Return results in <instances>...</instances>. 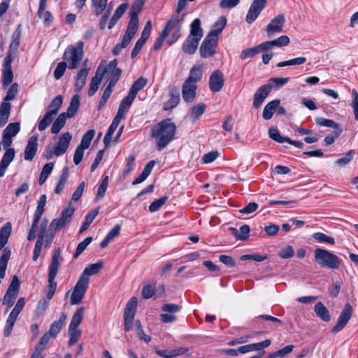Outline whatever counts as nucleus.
<instances>
[{
    "label": "nucleus",
    "instance_id": "nucleus-1",
    "mask_svg": "<svg viewBox=\"0 0 358 358\" xmlns=\"http://www.w3.org/2000/svg\"><path fill=\"white\" fill-rule=\"evenodd\" d=\"M176 131V124L171 119H166L152 127L151 136L155 139L158 149L162 150L173 140Z\"/></svg>",
    "mask_w": 358,
    "mask_h": 358
},
{
    "label": "nucleus",
    "instance_id": "nucleus-2",
    "mask_svg": "<svg viewBox=\"0 0 358 358\" xmlns=\"http://www.w3.org/2000/svg\"><path fill=\"white\" fill-rule=\"evenodd\" d=\"M84 43L78 41L76 45H69L64 52L63 59L71 70L78 68L84 57Z\"/></svg>",
    "mask_w": 358,
    "mask_h": 358
},
{
    "label": "nucleus",
    "instance_id": "nucleus-3",
    "mask_svg": "<svg viewBox=\"0 0 358 358\" xmlns=\"http://www.w3.org/2000/svg\"><path fill=\"white\" fill-rule=\"evenodd\" d=\"M61 256V249L59 248H57L54 250L51 263L49 266V273H48V291L46 294V298L48 300H50L56 290L57 288V282L55 281V279L57 276L58 269L60 265L59 259Z\"/></svg>",
    "mask_w": 358,
    "mask_h": 358
},
{
    "label": "nucleus",
    "instance_id": "nucleus-4",
    "mask_svg": "<svg viewBox=\"0 0 358 358\" xmlns=\"http://www.w3.org/2000/svg\"><path fill=\"white\" fill-rule=\"evenodd\" d=\"M314 259L322 267L331 269H338L341 262L336 255L322 248L315 250Z\"/></svg>",
    "mask_w": 358,
    "mask_h": 358
},
{
    "label": "nucleus",
    "instance_id": "nucleus-5",
    "mask_svg": "<svg viewBox=\"0 0 358 358\" xmlns=\"http://www.w3.org/2000/svg\"><path fill=\"white\" fill-rule=\"evenodd\" d=\"M18 91V85L17 83H13L9 87L3 101L0 106V127H3L8 122L11 110V105L8 102L13 100Z\"/></svg>",
    "mask_w": 358,
    "mask_h": 358
},
{
    "label": "nucleus",
    "instance_id": "nucleus-6",
    "mask_svg": "<svg viewBox=\"0 0 358 358\" xmlns=\"http://www.w3.org/2000/svg\"><path fill=\"white\" fill-rule=\"evenodd\" d=\"M74 211V208L71 205L65 208L59 217L52 220L49 226L50 231H57L67 226L71 222Z\"/></svg>",
    "mask_w": 358,
    "mask_h": 358
},
{
    "label": "nucleus",
    "instance_id": "nucleus-7",
    "mask_svg": "<svg viewBox=\"0 0 358 358\" xmlns=\"http://www.w3.org/2000/svg\"><path fill=\"white\" fill-rule=\"evenodd\" d=\"M25 305V299L23 297L20 298L13 310L10 313L4 327L3 334L5 337H8L11 334L13 328L15 325V323L17 320V318L23 309Z\"/></svg>",
    "mask_w": 358,
    "mask_h": 358
},
{
    "label": "nucleus",
    "instance_id": "nucleus-8",
    "mask_svg": "<svg viewBox=\"0 0 358 358\" xmlns=\"http://www.w3.org/2000/svg\"><path fill=\"white\" fill-rule=\"evenodd\" d=\"M89 280L84 277H80L77 281L70 297V303L77 305L81 303L88 288Z\"/></svg>",
    "mask_w": 358,
    "mask_h": 358
},
{
    "label": "nucleus",
    "instance_id": "nucleus-9",
    "mask_svg": "<svg viewBox=\"0 0 358 358\" xmlns=\"http://www.w3.org/2000/svg\"><path fill=\"white\" fill-rule=\"evenodd\" d=\"M137 299L131 297L127 302L124 312V330L129 331L133 327L134 319L137 308Z\"/></svg>",
    "mask_w": 358,
    "mask_h": 358
},
{
    "label": "nucleus",
    "instance_id": "nucleus-10",
    "mask_svg": "<svg viewBox=\"0 0 358 358\" xmlns=\"http://www.w3.org/2000/svg\"><path fill=\"white\" fill-rule=\"evenodd\" d=\"M218 39L207 35L200 46V54L203 58L213 57L216 53Z\"/></svg>",
    "mask_w": 358,
    "mask_h": 358
},
{
    "label": "nucleus",
    "instance_id": "nucleus-11",
    "mask_svg": "<svg viewBox=\"0 0 358 358\" xmlns=\"http://www.w3.org/2000/svg\"><path fill=\"white\" fill-rule=\"evenodd\" d=\"M146 0H135L129 11L130 20L127 28L137 31L138 27V15L141 13Z\"/></svg>",
    "mask_w": 358,
    "mask_h": 358
},
{
    "label": "nucleus",
    "instance_id": "nucleus-12",
    "mask_svg": "<svg viewBox=\"0 0 358 358\" xmlns=\"http://www.w3.org/2000/svg\"><path fill=\"white\" fill-rule=\"evenodd\" d=\"M267 3L266 0H254L251 3L246 15V22L248 24L253 22L264 10Z\"/></svg>",
    "mask_w": 358,
    "mask_h": 358
},
{
    "label": "nucleus",
    "instance_id": "nucleus-13",
    "mask_svg": "<svg viewBox=\"0 0 358 358\" xmlns=\"http://www.w3.org/2000/svg\"><path fill=\"white\" fill-rule=\"evenodd\" d=\"M71 138L72 136L69 131L62 134L59 137L58 145L54 148V152L50 153L47 157L51 158L53 155L56 156L63 155L67 150Z\"/></svg>",
    "mask_w": 358,
    "mask_h": 358
},
{
    "label": "nucleus",
    "instance_id": "nucleus-14",
    "mask_svg": "<svg viewBox=\"0 0 358 358\" xmlns=\"http://www.w3.org/2000/svg\"><path fill=\"white\" fill-rule=\"evenodd\" d=\"M151 30H152V22L150 20H148L146 22V24L143 28V30L141 33V38L136 41L135 45L132 50V52L131 54V58H135L138 55V54L140 52L143 46L145 43L148 38H149Z\"/></svg>",
    "mask_w": 358,
    "mask_h": 358
},
{
    "label": "nucleus",
    "instance_id": "nucleus-15",
    "mask_svg": "<svg viewBox=\"0 0 358 358\" xmlns=\"http://www.w3.org/2000/svg\"><path fill=\"white\" fill-rule=\"evenodd\" d=\"M352 308L350 303L345 305L336 324L332 328V333H338L341 331L351 318Z\"/></svg>",
    "mask_w": 358,
    "mask_h": 358
},
{
    "label": "nucleus",
    "instance_id": "nucleus-16",
    "mask_svg": "<svg viewBox=\"0 0 358 358\" xmlns=\"http://www.w3.org/2000/svg\"><path fill=\"white\" fill-rule=\"evenodd\" d=\"M285 22V17L283 14H278L274 18H273L266 29L268 36L271 37L275 34L281 32Z\"/></svg>",
    "mask_w": 358,
    "mask_h": 358
},
{
    "label": "nucleus",
    "instance_id": "nucleus-17",
    "mask_svg": "<svg viewBox=\"0 0 358 358\" xmlns=\"http://www.w3.org/2000/svg\"><path fill=\"white\" fill-rule=\"evenodd\" d=\"M12 61L11 54L7 53V55L4 58L2 70V85L3 87H6L10 84L13 79V73L11 67Z\"/></svg>",
    "mask_w": 358,
    "mask_h": 358
},
{
    "label": "nucleus",
    "instance_id": "nucleus-18",
    "mask_svg": "<svg viewBox=\"0 0 358 358\" xmlns=\"http://www.w3.org/2000/svg\"><path fill=\"white\" fill-rule=\"evenodd\" d=\"M224 85V75L220 70L214 71L209 78V87L211 92H220Z\"/></svg>",
    "mask_w": 358,
    "mask_h": 358
},
{
    "label": "nucleus",
    "instance_id": "nucleus-19",
    "mask_svg": "<svg viewBox=\"0 0 358 358\" xmlns=\"http://www.w3.org/2000/svg\"><path fill=\"white\" fill-rule=\"evenodd\" d=\"M87 61V59L84 61L83 67L78 71L75 77V90L78 92H80L85 86L90 72V69L86 66Z\"/></svg>",
    "mask_w": 358,
    "mask_h": 358
},
{
    "label": "nucleus",
    "instance_id": "nucleus-20",
    "mask_svg": "<svg viewBox=\"0 0 358 358\" xmlns=\"http://www.w3.org/2000/svg\"><path fill=\"white\" fill-rule=\"evenodd\" d=\"M272 90L271 84H267L261 86L257 91L255 93L253 106L255 108H258L264 102V99L268 96Z\"/></svg>",
    "mask_w": 358,
    "mask_h": 358
},
{
    "label": "nucleus",
    "instance_id": "nucleus-21",
    "mask_svg": "<svg viewBox=\"0 0 358 358\" xmlns=\"http://www.w3.org/2000/svg\"><path fill=\"white\" fill-rule=\"evenodd\" d=\"M48 224V220H45L40 227V231L38 234V240L36 242L35 247L33 252V260L36 261L40 256L43 241L45 237V231Z\"/></svg>",
    "mask_w": 358,
    "mask_h": 358
},
{
    "label": "nucleus",
    "instance_id": "nucleus-22",
    "mask_svg": "<svg viewBox=\"0 0 358 358\" xmlns=\"http://www.w3.org/2000/svg\"><path fill=\"white\" fill-rule=\"evenodd\" d=\"M271 343L270 339L264 340L259 343H251L241 346L238 348L239 353L245 354L252 351H262L265 348L268 347Z\"/></svg>",
    "mask_w": 358,
    "mask_h": 358
},
{
    "label": "nucleus",
    "instance_id": "nucleus-23",
    "mask_svg": "<svg viewBox=\"0 0 358 358\" xmlns=\"http://www.w3.org/2000/svg\"><path fill=\"white\" fill-rule=\"evenodd\" d=\"M185 13H176L168 21L164 31H166L167 34H169L170 31L173 29H178V32H180L182 27V24L184 20Z\"/></svg>",
    "mask_w": 358,
    "mask_h": 358
},
{
    "label": "nucleus",
    "instance_id": "nucleus-24",
    "mask_svg": "<svg viewBox=\"0 0 358 358\" xmlns=\"http://www.w3.org/2000/svg\"><path fill=\"white\" fill-rule=\"evenodd\" d=\"M197 86L194 83L184 82L182 86V96L185 101L187 103L192 102L196 97V90Z\"/></svg>",
    "mask_w": 358,
    "mask_h": 358
},
{
    "label": "nucleus",
    "instance_id": "nucleus-25",
    "mask_svg": "<svg viewBox=\"0 0 358 358\" xmlns=\"http://www.w3.org/2000/svg\"><path fill=\"white\" fill-rule=\"evenodd\" d=\"M104 73L105 70H101V67L99 66L95 76L92 77L90 83V87L87 92L90 96H93L98 90Z\"/></svg>",
    "mask_w": 358,
    "mask_h": 358
},
{
    "label": "nucleus",
    "instance_id": "nucleus-26",
    "mask_svg": "<svg viewBox=\"0 0 358 358\" xmlns=\"http://www.w3.org/2000/svg\"><path fill=\"white\" fill-rule=\"evenodd\" d=\"M38 138L35 136H31L24 150V159L31 161L37 151Z\"/></svg>",
    "mask_w": 358,
    "mask_h": 358
},
{
    "label": "nucleus",
    "instance_id": "nucleus-27",
    "mask_svg": "<svg viewBox=\"0 0 358 358\" xmlns=\"http://www.w3.org/2000/svg\"><path fill=\"white\" fill-rule=\"evenodd\" d=\"M15 150L13 148H8L4 153L0 162V177L5 175L6 171L10 163L15 157Z\"/></svg>",
    "mask_w": 358,
    "mask_h": 358
},
{
    "label": "nucleus",
    "instance_id": "nucleus-28",
    "mask_svg": "<svg viewBox=\"0 0 358 358\" xmlns=\"http://www.w3.org/2000/svg\"><path fill=\"white\" fill-rule=\"evenodd\" d=\"M136 33V31L127 28L121 43L117 44L114 47L113 53L115 55H118L122 48H126L129 44Z\"/></svg>",
    "mask_w": 358,
    "mask_h": 358
},
{
    "label": "nucleus",
    "instance_id": "nucleus-29",
    "mask_svg": "<svg viewBox=\"0 0 358 358\" xmlns=\"http://www.w3.org/2000/svg\"><path fill=\"white\" fill-rule=\"evenodd\" d=\"M66 318V315L64 313H62L59 320L52 323L48 333L51 335L52 337H55L65 324Z\"/></svg>",
    "mask_w": 358,
    "mask_h": 358
},
{
    "label": "nucleus",
    "instance_id": "nucleus-30",
    "mask_svg": "<svg viewBox=\"0 0 358 358\" xmlns=\"http://www.w3.org/2000/svg\"><path fill=\"white\" fill-rule=\"evenodd\" d=\"M203 74V66L202 64L194 65L190 69L188 78L185 82L189 83L196 84L197 82L201 80Z\"/></svg>",
    "mask_w": 358,
    "mask_h": 358
},
{
    "label": "nucleus",
    "instance_id": "nucleus-31",
    "mask_svg": "<svg viewBox=\"0 0 358 358\" xmlns=\"http://www.w3.org/2000/svg\"><path fill=\"white\" fill-rule=\"evenodd\" d=\"M195 38L187 36L182 45V50L187 55H193L197 50L199 43Z\"/></svg>",
    "mask_w": 358,
    "mask_h": 358
},
{
    "label": "nucleus",
    "instance_id": "nucleus-32",
    "mask_svg": "<svg viewBox=\"0 0 358 358\" xmlns=\"http://www.w3.org/2000/svg\"><path fill=\"white\" fill-rule=\"evenodd\" d=\"M201 20L199 18H196L190 25V34L188 36L192 38H195L200 41L203 37V32L201 27Z\"/></svg>",
    "mask_w": 358,
    "mask_h": 358
},
{
    "label": "nucleus",
    "instance_id": "nucleus-33",
    "mask_svg": "<svg viewBox=\"0 0 358 358\" xmlns=\"http://www.w3.org/2000/svg\"><path fill=\"white\" fill-rule=\"evenodd\" d=\"M134 99L129 96H126L120 102L117 113L115 116L118 117L120 119L125 118V113L130 108L132 102L134 101Z\"/></svg>",
    "mask_w": 358,
    "mask_h": 358
},
{
    "label": "nucleus",
    "instance_id": "nucleus-34",
    "mask_svg": "<svg viewBox=\"0 0 358 358\" xmlns=\"http://www.w3.org/2000/svg\"><path fill=\"white\" fill-rule=\"evenodd\" d=\"M122 119L119 118L118 117L115 116L110 125L104 138H103V143L105 145V147L107 148L110 144L113 135L115 130L117 129L120 121Z\"/></svg>",
    "mask_w": 358,
    "mask_h": 358
},
{
    "label": "nucleus",
    "instance_id": "nucleus-35",
    "mask_svg": "<svg viewBox=\"0 0 358 358\" xmlns=\"http://www.w3.org/2000/svg\"><path fill=\"white\" fill-rule=\"evenodd\" d=\"M21 33V25L20 24L15 29L12 35L11 42L9 46V51L8 52V53L11 54V56L13 55V54L15 53L18 49Z\"/></svg>",
    "mask_w": 358,
    "mask_h": 358
},
{
    "label": "nucleus",
    "instance_id": "nucleus-36",
    "mask_svg": "<svg viewBox=\"0 0 358 358\" xmlns=\"http://www.w3.org/2000/svg\"><path fill=\"white\" fill-rule=\"evenodd\" d=\"M147 82L148 80L143 77H140L138 78L131 85L128 95L135 99L138 92L145 87Z\"/></svg>",
    "mask_w": 358,
    "mask_h": 358
},
{
    "label": "nucleus",
    "instance_id": "nucleus-37",
    "mask_svg": "<svg viewBox=\"0 0 358 358\" xmlns=\"http://www.w3.org/2000/svg\"><path fill=\"white\" fill-rule=\"evenodd\" d=\"M155 164L154 160L150 161L144 167L142 173L132 182V185H136L143 182L150 174Z\"/></svg>",
    "mask_w": 358,
    "mask_h": 358
},
{
    "label": "nucleus",
    "instance_id": "nucleus-38",
    "mask_svg": "<svg viewBox=\"0 0 358 358\" xmlns=\"http://www.w3.org/2000/svg\"><path fill=\"white\" fill-rule=\"evenodd\" d=\"M12 224L10 222H6L0 229V250L3 249L7 243L8 238L11 234Z\"/></svg>",
    "mask_w": 358,
    "mask_h": 358
},
{
    "label": "nucleus",
    "instance_id": "nucleus-39",
    "mask_svg": "<svg viewBox=\"0 0 358 358\" xmlns=\"http://www.w3.org/2000/svg\"><path fill=\"white\" fill-rule=\"evenodd\" d=\"M280 101L278 99H275V100H273V101L268 103L264 106V108L263 110V114H262L263 118L266 120H270L273 117L274 111L276 110L278 106L280 105Z\"/></svg>",
    "mask_w": 358,
    "mask_h": 358
},
{
    "label": "nucleus",
    "instance_id": "nucleus-40",
    "mask_svg": "<svg viewBox=\"0 0 358 358\" xmlns=\"http://www.w3.org/2000/svg\"><path fill=\"white\" fill-rule=\"evenodd\" d=\"M68 117L66 113H60L52 124L51 132L54 134H58L64 127Z\"/></svg>",
    "mask_w": 358,
    "mask_h": 358
},
{
    "label": "nucleus",
    "instance_id": "nucleus-41",
    "mask_svg": "<svg viewBox=\"0 0 358 358\" xmlns=\"http://www.w3.org/2000/svg\"><path fill=\"white\" fill-rule=\"evenodd\" d=\"M103 267L101 262L92 264L87 266L80 277H84L90 281L89 276L98 273Z\"/></svg>",
    "mask_w": 358,
    "mask_h": 358
},
{
    "label": "nucleus",
    "instance_id": "nucleus-42",
    "mask_svg": "<svg viewBox=\"0 0 358 358\" xmlns=\"http://www.w3.org/2000/svg\"><path fill=\"white\" fill-rule=\"evenodd\" d=\"M314 310L317 317H319L323 321H330L331 316L329 312L322 302H318L315 304Z\"/></svg>",
    "mask_w": 358,
    "mask_h": 358
},
{
    "label": "nucleus",
    "instance_id": "nucleus-43",
    "mask_svg": "<svg viewBox=\"0 0 358 358\" xmlns=\"http://www.w3.org/2000/svg\"><path fill=\"white\" fill-rule=\"evenodd\" d=\"M127 3L120 4L115 10L113 15L110 20L108 28L111 29L114 25L117 23L119 19L122 17V15L125 13L127 8Z\"/></svg>",
    "mask_w": 358,
    "mask_h": 358
},
{
    "label": "nucleus",
    "instance_id": "nucleus-44",
    "mask_svg": "<svg viewBox=\"0 0 358 358\" xmlns=\"http://www.w3.org/2000/svg\"><path fill=\"white\" fill-rule=\"evenodd\" d=\"M80 106V96L76 94H74L71 99L70 104L67 108V111L66 112V115L69 117H73L77 111L78 110Z\"/></svg>",
    "mask_w": 358,
    "mask_h": 358
},
{
    "label": "nucleus",
    "instance_id": "nucleus-45",
    "mask_svg": "<svg viewBox=\"0 0 358 358\" xmlns=\"http://www.w3.org/2000/svg\"><path fill=\"white\" fill-rule=\"evenodd\" d=\"M206 105L203 103H199L192 107L189 115L190 120L192 122L198 120L200 117L205 113Z\"/></svg>",
    "mask_w": 358,
    "mask_h": 358
},
{
    "label": "nucleus",
    "instance_id": "nucleus-46",
    "mask_svg": "<svg viewBox=\"0 0 358 358\" xmlns=\"http://www.w3.org/2000/svg\"><path fill=\"white\" fill-rule=\"evenodd\" d=\"M84 313L85 308L83 307L78 308L73 315L69 328L78 329L83 319Z\"/></svg>",
    "mask_w": 358,
    "mask_h": 358
},
{
    "label": "nucleus",
    "instance_id": "nucleus-47",
    "mask_svg": "<svg viewBox=\"0 0 358 358\" xmlns=\"http://www.w3.org/2000/svg\"><path fill=\"white\" fill-rule=\"evenodd\" d=\"M169 99L164 103V110H168L176 107L180 101V96L178 92L171 90L169 92Z\"/></svg>",
    "mask_w": 358,
    "mask_h": 358
},
{
    "label": "nucleus",
    "instance_id": "nucleus-48",
    "mask_svg": "<svg viewBox=\"0 0 358 358\" xmlns=\"http://www.w3.org/2000/svg\"><path fill=\"white\" fill-rule=\"evenodd\" d=\"M226 23V18L224 17H220V20L214 24L213 29L208 34L218 39V35L222 32Z\"/></svg>",
    "mask_w": 358,
    "mask_h": 358
},
{
    "label": "nucleus",
    "instance_id": "nucleus-49",
    "mask_svg": "<svg viewBox=\"0 0 358 358\" xmlns=\"http://www.w3.org/2000/svg\"><path fill=\"white\" fill-rule=\"evenodd\" d=\"M63 98L61 95H57L50 103L47 113L55 116L61 106L62 105Z\"/></svg>",
    "mask_w": 358,
    "mask_h": 358
},
{
    "label": "nucleus",
    "instance_id": "nucleus-50",
    "mask_svg": "<svg viewBox=\"0 0 358 358\" xmlns=\"http://www.w3.org/2000/svg\"><path fill=\"white\" fill-rule=\"evenodd\" d=\"M98 214L99 209H94L87 215L85 221L83 223L81 228L80 229V233H83L89 228L90 225L94 221V220L96 218Z\"/></svg>",
    "mask_w": 358,
    "mask_h": 358
},
{
    "label": "nucleus",
    "instance_id": "nucleus-51",
    "mask_svg": "<svg viewBox=\"0 0 358 358\" xmlns=\"http://www.w3.org/2000/svg\"><path fill=\"white\" fill-rule=\"evenodd\" d=\"M108 0H92L94 13L96 16L101 15L106 8Z\"/></svg>",
    "mask_w": 358,
    "mask_h": 358
},
{
    "label": "nucleus",
    "instance_id": "nucleus-52",
    "mask_svg": "<svg viewBox=\"0 0 358 358\" xmlns=\"http://www.w3.org/2000/svg\"><path fill=\"white\" fill-rule=\"evenodd\" d=\"M95 130L94 129H90L86 133L84 134L81 138L80 146L87 149L90 147L91 142L94 137L95 135Z\"/></svg>",
    "mask_w": 358,
    "mask_h": 358
},
{
    "label": "nucleus",
    "instance_id": "nucleus-53",
    "mask_svg": "<svg viewBox=\"0 0 358 358\" xmlns=\"http://www.w3.org/2000/svg\"><path fill=\"white\" fill-rule=\"evenodd\" d=\"M20 130V122H13L10 123L8 124V126L6 127V129L3 130V134L10 136L14 137L15 136L17 133Z\"/></svg>",
    "mask_w": 358,
    "mask_h": 358
},
{
    "label": "nucleus",
    "instance_id": "nucleus-54",
    "mask_svg": "<svg viewBox=\"0 0 358 358\" xmlns=\"http://www.w3.org/2000/svg\"><path fill=\"white\" fill-rule=\"evenodd\" d=\"M54 117H55L54 115L46 112L45 114L44 115L43 117L38 122V130L40 131H43L45 129H46L50 126V124L52 123V122L54 119Z\"/></svg>",
    "mask_w": 358,
    "mask_h": 358
},
{
    "label": "nucleus",
    "instance_id": "nucleus-55",
    "mask_svg": "<svg viewBox=\"0 0 358 358\" xmlns=\"http://www.w3.org/2000/svg\"><path fill=\"white\" fill-rule=\"evenodd\" d=\"M313 238L320 243H327L330 245H334V238L331 236H327L322 232H316L313 234Z\"/></svg>",
    "mask_w": 358,
    "mask_h": 358
},
{
    "label": "nucleus",
    "instance_id": "nucleus-56",
    "mask_svg": "<svg viewBox=\"0 0 358 358\" xmlns=\"http://www.w3.org/2000/svg\"><path fill=\"white\" fill-rule=\"evenodd\" d=\"M68 333L70 336L69 345H74L78 341L81 336V331L78 329L69 328Z\"/></svg>",
    "mask_w": 358,
    "mask_h": 358
},
{
    "label": "nucleus",
    "instance_id": "nucleus-57",
    "mask_svg": "<svg viewBox=\"0 0 358 358\" xmlns=\"http://www.w3.org/2000/svg\"><path fill=\"white\" fill-rule=\"evenodd\" d=\"M67 64L65 61L58 63L54 71V77L56 80H59L64 76L67 68Z\"/></svg>",
    "mask_w": 358,
    "mask_h": 358
},
{
    "label": "nucleus",
    "instance_id": "nucleus-58",
    "mask_svg": "<svg viewBox=\"0 0 358 358\" xmlns=\"http://www.w3.org/2000/svg\"><path fill=\"white\" fill-rule=\"evenodd\" d=\"M315 122L320 127L335 128L336 130L339 129L338 124L331 120L325 119L323 117H317L315 119Z\"/></svg>",
    "mask_w": 358,
    "mask_h": 358
},
{
    "label": "nucleus",
    "instance_id": "nucleus-59",
    "mask_svg": "<svg viewBox=\"0 0 358 358\" xmlns=\"http://www.w3.org/2000/svg\"><path fill=\"white\" fill-rule=\"evenodd\" d=\"M167 199H168L167 196H164V197H162V198L155 200L149 206V210L150 212L157 211L163 205L165 204Z\"/></svg>",
    "mask_w": 358,
    "mask_h": 358
},
{
    "label": "nucleus",
    "instance_id": "nucleus-60",
    "mask_svg": "<svg viewBox=\"0 0 358 358\" xmlns=\"http://www.w3.org/2000/svg\"><path fill=\"white\" fill-rule=\"evenodd\" d=\"M269 137L273 141L278 143H284L287 137H282L280 136L278 130L275 127H271L268 130Z\"/></svg>",
    "mask_w": 358,
    "mask_h": 358
},
{
    "label": "nucleus",
    "instance_id": "nucleus-61",
    "mask_svg": "<svg viewBox=\"0 0 358 358\" xmlns=\"http://www.w3.org/2000/svg\"><path fill=\"white\" fill-rule=\"evenodd\" d=\"M353 101L350 103V106L353 110L355 120L358 121V92L356 90H352Z\"/></svg>",
    "mask_w": 358,
    "mask_h": 358
},
{
    "label": "nucleus",
    "instance_id": "nucleus-62",
    "mask_svg": "<svg viewBox=\"0 0 358 358\" xmlns=\"http://www.w3.org/2000/svg\"><path fill=\"white\" fill-rule=\"evenodd\" d=\"M92 241V237H87L83 241L80 242L77 246L76 251L73 255V257L77 258L86 249Z\"/></svg>",
    "mask_w": 358,
    "mask_h": 358
},
{
    "label": "nucleus",
    "instance_id": "nucleus-63",
    "mask_svg": "<svg viewBox=\"0 0 358 358\" xmlns=\"http://www.w3.org/2000/svg\"><path fill=\"white\" fill-rule=\"evenodd\" d=\"M294 251L292 246L286 245L278 252V255L282 259H289L294 256Z\"/></svg>",
    "mask_w": 358,
    "mask_h": 358
},
{
    "label": "nucleus",
    "instance_id": "nucleus-64",
    "mask_svg": "<svg viewBox=\"0 0 358 358\" xmlns=\"http://www.w3.org/2000/svg\"><path fill=\"white\" fill-rule=\"evenodd\" d=\"M108 185V176H106L102 180L101 184L99 186L97 194H96V199H100L103 197L105 192L107 189Z\"/></svg>",
    "mask_w": 358,
    "mask_h": 358
}]
</instances>
